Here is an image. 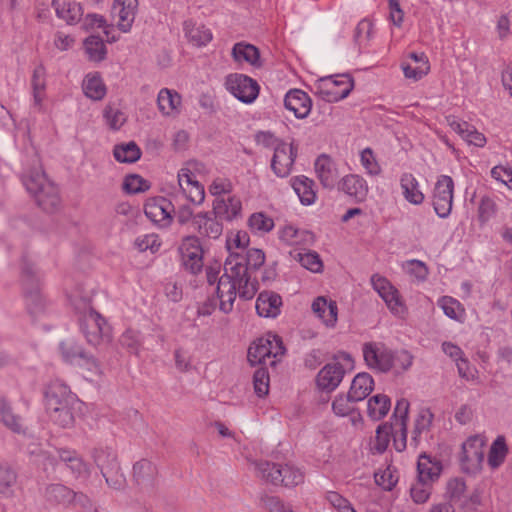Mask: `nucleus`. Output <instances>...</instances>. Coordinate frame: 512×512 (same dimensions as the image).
<instances>
[{"instance_id":"46","label":"nucleus","mask_w":512,"mask_h":512,"mask_svg":"<svg viewBox=\"0 0 512 512\" xmlns=\"http://www.w3.org/2000/svg\"><path fill=\"white\" fill-rule=\"evenodd\" d=\"M508 454L505 437L500 435L492 443L488 453V464L491 468H498Z\"/></svg>"},{"instance_id":"17","label":"nucleus","mask_w":512,"mask_h":512,"mask_svg":"<svg viewBox=\"0 0 512 512\" xmlns=\"http://www.w3.org/2000/svg\"><path fill=\"white\" fill-rule=\"evenodd\" d=\"M340 360H345L348 364L352 359L349 354L341 353L335 356L333 360L322 367V392L334 391L342 382L346 373V368Z\"/></svg>"},{"instance_id":"44","label":"nucleus","mask_w":512,"mask_h":512,"mask_svg":"<svg viewBox=\"0 0 512 512\" xmlns=\"http://www.w3.org/2000/svg\"><path fill=\"white\" fill-rule=\"evenodd\" d=\"M45 497L51 503L66 505L72 503L74 491L63 484H51L46 488Z\"/></svg>"},{"instance_id":"1","label":"nucleus","mask_w":512,"mask_h":512,"mask_svg":"<svg viewBox=\"0 0 512 512\" xmlns=\"http://www.w3.org/2000/svg\"><path fill=\"white\" fill-rule=\"evenodd\" d=\"M264 262V252L256 248L248 249L245 254L228 255L224 263V273L216 288L220 299V311L230 313L237 295L245 300L255 296L258 291L255 273Z\"/></svg>"},{"instance_id":"24","label":"nucleus","mask_w":512,"mask_h":512,"mask_svg":"<svg viewBox=\"0 0 512 512\" xmlns=\"http://www.w3.org/2000/svg\"><path fill=\"white\" fill-rule=\"evenodd\" d=\"M284 105L296 118H306L312 107V102L307 93L299 89L288 91L284 98Z\"/></svg>"},{"instance_id":"57","label":"nucleus","mask_w":512,"mask_h":512,"mask_svg":"<svg viewBox=\"0 0 512 512\" xmlns=\"http://www.w3.org/2000/svg\"><path fill=\"white\" fill-rule=\"evenodd\" d=\"M439 305L442 308L444 314L453 319L460 321L464 315V309L462 308L461 303L449 296H444L439 301Z\"/></svg>"},{"instance_id":"62","label":"nucleus","mask_w":512,"mask_h":512,"mask_svg":"<svg viewBox=\"0 0 512 512\" xmlns=\"http://www.w3.org/2000/svg\"><path fill=\"white\" fill-rule=\"evenodd\" d=\"M135 246L140 252L150 250L152 253H155L159 250L161 241L158 235L154 233L145 234L135 239Z\"/></svg>"},{"instance_id":"53","label":"nucleus","mask_w":512,"mask_h":512,"mask_svg":"<svg viewBox=\"0 0 512 512\" xmlns=\"http://www.w3.org/2000/svg\"><path fill=\"white\" fill-rule=\"evenodd\" d=\"M291 255L299 261L302 267L311 272H320V257L317 252L311 251L308 248L301 250Z\"/></svg>"},{"instance_id":"43","label":"nucleus","mask_w":512,"mask_h":512,"mask_svg":"<svg viewBox=\"0 0 512 512\" xmlns=\"http://www.w3.org/2000/svg\"><path fill=\"white\" fill-rule=\"evenodd\" d=\"M45 69L43 66H37L32 75L31 85L33 91V103L34 106L39 109L42 107V102L45 97L46 80H45Z\"/></svg>"},{"instance_id":"18","label":"nucleus","mask_w":512,"mask_h":512,"mask_svg":"<svg viewBox=\"0 0 512 512\" xmlns=\"http://www.w3.org/2000/svg\"><path fill=\"white\" fill-rule=\"evenodd\" d=\"M60 351L65 362L85 368L88 371L99 374L100 368L96 360L89 357L74 341H65L60 344Z\"/></svg>"},{"instance_id":"10","label":"nucleus","mask_w":512,"mask_h":512,"mask_svg":"<svg viewBox=\"0 0 512 512\" xmlns=\"http://www.w3.org/2000/svg\"><path fill=\"white\" fill-rule=\"evenodd\" d=\"M354 88L349 74L322 76V100L334 103L345 99Z\"/></svg>"},{"instance_id":"14","label":"nucleus","mask_w":512,"mask_h":512,"mask_svg":"<svg viewBox=\"0 0 512 512\" xmlns=\"http://www.w3.org/2000/svg\"><path fill=\"white\" fill-rule=\"evenodd\" d=\"M175 205L164 197H153L146 201L144 213L159 228H167L173 220Z\"/></svg>"},{"instance_id":"58","label":"nucleus","mask_w":512,"mask_h":512,"mask_svg":"<svg viewBox=\"0 0 512 512\" xmlns=\"http://www.w3.org/2000/svg\"><path fill=\"white\" fill-rule=\"evenodd\" d=\"M432 484L416 480L410 487V496L416 504L426 503L431 495Z\"/></svg>"},{"instance_id":"52","label":"nucleus","mask_w":512,"mask_h":512,"mask_svg":"<svg viewBox=\"0 0 512 512\" xmlns=\"http://www.w3.org/2000/svg\"><path fill=\"white\" fill-rule=\"evenodd\" d=\"M85 51L91 61L100 62L106 56V47L103 39L99 36L91 35L84 41Z\"/></svg>"},{"instance_id":"30","label":"nucleus","mask_w":512,"mask_h":512,"mask_svg":"<svg viewBox=\"0 0 512 512\" xmlns=\"http://www.w3.org/2000/svg\"><path fill=\"white\" fill-rule=\"evenodd\" d=\"M241 208V202L236 197H217L213 203V214L219 219L231 221L240 214Z\"/></svg>"},{"instance_id":"42","label":"nucleus","mask_w":512,"mask_h":512,"mask_svg":"<svg viewBox=\"0 0 512 512\" xmlns=\"http://www.w3.org/2000/svg\"><path fill=\"white\" fill-rule=\"evenodd\" d=\"M113 155L118 162L121 163H134L141 157V150L134 142L122 143L115 145Z\"/></svg>"},{"instance_id":"61","label":"nucleus","mask_w":512,"mask_h":512,"mask_svg":"<svg viewBox=\"0 0 512 512\" xmlns=\"http://www.w3.org/2000/svg\"><path fill=\"white\" fill-rule=\"evenodd\" d=\"M123 187L126 192L136 194L148 190L150 188V184L140 175L131 174L126 176Z\"/></svg>"},{"instance_id":"31","label":"nucleus","mask_w":512,"mask_h":512,"mask_svg":"<svg viewBox=\"0 0 512 512\" xmlns=\"http://www.w3.org/2000/svg\"><path fill=\"white\" fill-rule=\"evenodd\" d=\"M52 5L56 15L67 24H75L83 16L82 6L75 0H53Z\"/></svg>"},{"instance_id":"34","label":"nucleus","mask_w":512,"mask_h":512,"mask_svg":"<svg viewBox=\"0 0 512 512\" xmlns=\"http://www.w3.org/2000/svg\"><path fill=\"white\" fill-rule=\"evenodd\" d=\"M232 57L238 63H248L255 68L262 66L259 50L252 44L238 42L232 48Z\"/></svg>"},{"instance_id":"21","label":"nucleus","mask_w":512,"mask_h":512,"mask_svg":"<svg viewBox=\"0 0 512 512\" xmlns=\"http://www.w3.org/2000/svg\"><path fill=\"white\" fill-rule=\"evenodd\" d=\"M338 191L345 193L355 203L364 202L369 192L367 181L358 174H348L338 183Z\"/></svg>"},{"instance_id":"32","label":"nucleus","mask_w":512,"mask_h":512,"mask_svg":"<svg viewBox=\"0 0 512 512\" xmlns=\"http://www.w3.org/2000/svg\"><path fill=\"white\" fill-rule=\"evenodd\" d=\"M374 388L373 377L366 372L358 373L352 380L350 390L348 392L352 402L364 400Z\"/></svg>"},{"instance_id":"64","label":"nucleus","mask_w":512,"mask_h":512,"mask_svg":"<svg viewBox=\"0 0 512 512\" xmlns=\"http://www.w3.org/2000/svg\"><path fill=\"white\" fill-rule=\"evenodd\" d=\"M403 269L407 274L414 276L419 281L426 280L429 274L426 264L417 259L407 260L403 264Z\"/></svg>"},{"instance_id":"35","label":"nucleus","mask_w":512,"mask_h":512,"mask_svg":"<svg viewBox=\"0 0 512 512\" xmlns=\"http://www.w3.org/2000/svg\"><path fill=\"white\" fill-rule=\"evenodd\" d=\"M156 475V466L147 459H141L133 465V480L140 487L151 486Z\"/></svg>"},{"instance_id":"40","label":"nucleus","mask_w":512,"mask_h":512,"mask_svg":"<svg viewBox=\"0 0 512 512\" xmlns=\"http://www.w3.org/2000/svg\"><path fill=\"white\" fill-rule=\"evenodd\" d=\"M312 186L313 181L306 176H296L292 179V187L304 205H310L315 201L316 193Z\"/></svg>"},{"instance_id":"7","label":"nucleus","mask_w":512,"mask_h":512,"mask_svg":"<svg viewBox=\"0 0 512 512\" xmlns=\"http://www.w3.org/2000/svg\"><path fill=\"white\" fill-rule=\"evenodd\" d=\"M370 282L373 289L382 298L393 315L399 317L405 315L407 308L401 298V295L398 289L394 287L386 277L379 274H373Z\"/></svg>"},{"instance_id":"3","label":"nucleus","mask_w":512,"mask_h":512,"mask_svg":"<svg viewBox=\"0 0 512 512\" xmlns=\"http://www.w3.org/2000/svg\"><path fill=\"white\" fill-rule=\"evenodd\" d=\"M22 182L44 211L52 213L59 208L61 203L59 190L47 178L40 165L26 172L22 177Z\"/></svg>"},{"instance_id":"56","label":"nucleus","mask_w":512,"mask_h":512,"mask_svg":"<svg viewBox=\"0 0 512 512\" xmlns=\"http://www.w3.org/2000/svg\"><path fill=\"white\" fill-rule=\"evenodd\" d=\"M360 163L366 174L370 176H378L382 172L376 155L370 147H366L360 152Z\"/></svg>"},{"instance_id":"22","label":"nucleus","mask_w":512,"mask_h":512,"mask_svg":"<svg viewBox=\"0 0 512 512\" xmlns=\"http://www.w3.org/2000/svg\"><path fill=\"white\" fill-rule=\"evenodd\" d=\"M449 127L457 133L468 145L483 148L487 143L486 136L478 131L476 127L466 121L455 117H447Z\"/></svg>"},{"instance_id":"27","label":"nucleus","mask_w":512,"mask_h":512,"mask_svg":"<svg viewBox=\"0 0 512 512\" xmlns=\"http://www.w3.org/2000/svg\"><path fill=\"white\" fill-rule=\"evenodd\" d=\"M58 455L76 479L87 481L91 473L90 466L75 451L60 450Z\"/></svg>"},{"instance_id":"38","label":"nucleus","mask_w":512,"mask_h":512,"mask_svg":"<svg viewBox=\"0 0 512 512\" xmlns=\"http://www.w3.org/2000/svg\"><path fill=\"white\" fill-rule=\"evenodd\" d=\"M184 32L187 39L195 46H205L212 40L210 29L191 21L184 22Z\"/></svg>"},{"instance_id":"12","label":"nucleus","mask_w":512,"mask_h":512,"mask_svg":"<svg viewBox=\"0 0 512 512\" xmlns=\"http://www.w3.org/2000/svg\"><path fill=\"white\" fill-rule=\"evenodd\" d=\"M227 90L243 103H253L259 94V85L251 77L243 74L229 75L226 79Z\"/></svg>"},{"instance_id":"6","label":"nucleus","mask_w":512,"mask_h":512,"mask_svg":"<svg viewBox=\"0 0 512 512\" xmlns=\"http://www.w3.org/2000/svg\"><path fill=\"white\" fill-rule=\"evenodd\" d=\"M285 352L282 340L276 334H267L254 341L248 349V361L251 365H275L276 358Z\"/></svg>"},{"instance_id":"8","label":"nucleus","mask_w":512,"mask_h":512,"mask_svg":"<svg viewBox=\"0 0 512 512\" xmlns=\"http://www.w3.org/2000/svg\"><path fill=\"white\" fill-rule=\"evenodd\" d=\"M484 446L485 440L480 435L471 436L462 444L460 464L464 472L475 474L481 470L484 462Z\"/></svg>"},{"instance_id":"11","label":"nucleus","mask_w":512,"mask_h":512,"mask_svg":"<svg viewBox=\"0 0 512 512\" xmlns=\"http://www.w3.org/2000/svg\"><path fill=\"white\" fill-rule=\"evenodd\" d=\"M454 181L448 175L438 177L433 191V207L440 218H447L452 210Z\"/></svg>"},{"instance_id":"4","label":"nucleus","mask_w":512,"mask_h":512,"mask_svg":"<svg viewBox=\"0 0 512 512\" xmlns=\"http://www.w3.org/2000/svg\"><path fill=\"white\" fill-rule=\"evenodd\" d=\"M75 310L80 314V329L86 340L92 345H98L110 339L111 328L106 320L96 312L90 303L81 299L79 303L72 301Z\"/></svg>"},{"instance_id":"60","label":"nucleus","mask_w":512,"mask_h":512,"mask_svg":"<svg viewBox=\"0 0 512 512\" xmlns=\"http://www.w3.org/2000/svg\"><path fill=\"white\" fill-rule=\"evenodd\" d=\"M107 485L114 490H121L126 486V478L118 464L115 469H109L101 473Z\"/></svg>"},{"instance_id":"19","label":"nucleus","mask_w":512,"mask_h":512,"mask_svg":"<svg viewBox=\"0 0 512 512\" xmlns=\"http://www.w3.org/2000/svg\"><path fill=\"white\" fill-rule=\"evenodd\" d=\"M273 152L271 159L272 171L277 177H287L292 171L297 149L293 147L292 143L283 141Z\"/></svg>"},{"instance_id":"50","label":"nucleus","mask_w":512,"mask_h":512,"mask_svg":"<svg viewBox=\"0 0 512 512\" xmlns=\"http://www.w3.org/2000/svg\"><path fill=\"white\" fill-rule=\"evenodd\" d=\"M17 476L6 464H0V496L10 497L16 487Z\"/></svg>"},{"instance_id":"5","label":"nucleus","mask_w":512,"mask_h":512,"mask_svg":"<svg viewBox=\"0 0 512 512\" xmlns=\"http://www.w3.org/2000/svg\"><path fill=\"white\" fill-rule=\"evenodd\" d=\"M257 476L264 482L291 488L304 481L303 472L292 465H280L269 461L254 462Z\"/></svg>"},{"instance_id":"25","label":"nucleus","mask_w":512,"mask_h":512,"mask_svg":"<svg viewBox=\"0 0 512 512\" xmlns=\"http://www.w3.org/2000/svg\"><path fill=\"white\" fill-rule=\"evenodd\" d=\"M442 469V463L439 459L423 453L417 461V479L433 484L439 479Z\"/></svg>"},{"instance_id":"55","label":"nucleus","mask_w":512,"mask_h":512,"mask_svg":"<svg viewBox=\"0 0 512 512\" xmlns=\"http://www.w3.org/2000/svg\"><path fill=\"white\" fill-rule=\"evenodd\" d=\"M338 321V305L335 300L322 296V324L335 328Z\"/></svg>"},{"instance_id":"63","label":"nucleus","mask_w":512,"mask_h":512,"mask_svg":"<svg viewBox=\"0 0 512 512\" xmlns=\"http://www.w3.org/2000/svg\"><path fill=\"white\" fill-rule=\"evenodd\" d=\"M248 244H249V236L246 232H243V231L231 232L227 236L226 247L229 251V254L237 253L235 251L237 249L244 250L248 246Z\"/></svg>"},{"instance_id":"51","label":"nucleus","mask_w":512,"mask_h":512,"mask_svg":"<svg viewBox=\"0 0 512 512\" xmlns=\"http://www.w3.org/2000/svg\"><path fill=\"white\" fill-rule=\"evenodd\" d=\"M105 124L114 131L119 130L126 122L125 113L116 105L108 104L103 110Z\"/></svg>"},{"instance_id":"20","label":"nucleus","mask_w":512,"mask_h":512,"mask_svg":"<svg viewBox=\"0 0 512 512\" xmlns=\"http://www.w3.org/2000/svg\"><path fill=\"white\" fill-rule=\"evenodd\" d=\"M279 240L287 246H300L301 250H306L316 241V236L304 229H298L292 224H285L278 229Z\"/></svg>"},{"instance_id":"36","label":"nucleus","mask_w":512,"mask_h":512,"mask_svg":"<svg viewBox=\"0 0 512 512\" xmlns=\"http://www.w3.org/2000/svg\"><path fill=\"white\" fill-rule=\"evenodd\" d=\"M82 89L86 97L94 101L102 100L107 92L106 86L98 73H89L85 76Z\"/></svg>"},{"instance_id":"37","label":"nucleus","mask_w":512,"mask_h":512,"mask_svg":"<svg viewBox=\"0 0 512 512\" xmlns=\"http://www.w3.org/2000/svg\"><path fill=\"white\" fill-rule=\"evenodd\" d=\"M92 459L100 472L115 469L119 464L117 454L111 447H97L92 451Z\"/></svg>"},{"instance_id":"29","label":"nucleus","mask_w":512,"mask_h":512,"mask_svg":"<svg viewBox=\"0 0 512 512\" xmlns=\"http://www.w3.org/2000/svg\"><path fill=\"white\" fill-rule=\"evenodd\" d=\"M158 109L164 116H177L181 112L182 97L175 90L162 88L157 97Z\"/></svg>"},{"instance_id":"41","label":"nucleus","mask_w":512,"mask_h":512,"mask_svg":"<svg viewBox=\"0 0 512 512\" xmlns=\"http://www.w3.org/2000/svg\"><path fill=\"white\" fill-rule=\"evenodd\" d=\"M23 274V284L25 287V293L27 298L28 305L35 304V306L38 305V302L40 301V294H39V286H38V278L34 277V272L29 266H24L22 269ZM37 307H35L36 309Z\"/></svg>"},{"instance_id":"59","label":"nucleus","mask_w":512,"mask_h":512,"mask_svg":"<svg viewBox=\"0 0 512 512\" xmlns=\"http://www.w3.org/2000/svg\"><path fill=\"white\" fill-rule=\"evenodd\" d=\"M83 25L86 29H94V28L103 29V32L105 33L109 42H115L118 40V38L115 36L109 37V32L111 30V27L107 24L106 19L102 15L88 14L84 19Z\"/></svg>"},{"instance_id":"16","label":"nucleus","mask_w":512,"mask_h":512,"mask_svg":"<svg viewBox=\"0 0 512 512\" xmlns=\"http://www.w3.org/2000/svg\"><path fill=\"white\" fill-rule=\"evenodd\" d=\"M138 0H114L111 17L115 26L123 33L131 31L138 13Z\"/></svg>"},{"instance_id":"33","label":"nucleus","mask_w":512,"mask_h":512,"mask_svg":"<svg viewBox=\"0 0 512 512\" xmlns=\"http://www.w3.org/2000/svg\"><path fill=\"white\" fill-rule=\"evenodd\" d=\"M400 186L406 201L413 205L423 203L425 196L420 190L418 180L412 173H403L400 177Z\"/></svg>"},{"instance_id":"48","label":"nucleus","mask_w":512,"mask_h":512,"mask_svg":"<svg viewBox=\"0 0 512 512\" xmlns=\"http://www.w3.org/2000/svg\"><path fill=\"white\" fill-rule=\"evenodd\" d=\"M250 230L258 235H264L270 232L275 224L274 220L263 212H256L250 215L248 219Z\"/></svg>"},{"instance_id":"45","label":"nucleus","mask_w":512,"mask_h":512,"mask_svg":"<svg viewBox=\"0 0 512 512\" xmlns=\"http://www.w3.org/2000/svg\"><path fill=\"white\" fill-rule=\"evenodd\" d=\"M392 433L393 426L389 423H383L377 427L375 438L371 442L373 454H383L387 450Z\"/></svg>"},{"instance_id":"28","label":"nucleus","mask_w":512,"mask_h":512,"mask_svg":"<svg viewBox=\"0 0 512 512\" xmlns=\"http://www.w3.org/2000/svg\"><path fill=\"white\" fill-rule=\"evenodd\" d=\"M282 299L280 295L264 291L261 292L256 300V311L259 316L266 318H275L281 312Z\"/></svg>"},{"instance_id":"23","label":"nucleus","mask_w":512,"mask_h":512,"mask_svg":"<svg viewBox=\"0 0 512 512\" xmlns=\"http://www.w3.org/2000/svg\"><path fill=\"white\" fill-rule=\"evenodd\" d=\"M213 212L198 213L194 215L192 226L200 236L217 239L223 232V226Z\"/></svg>"},{"instance_id":"15","label":"nucleus","mask_w":512,"mask_h":512,"mask_svg":"<svg viewBox=\"0 0 512 512\" xmlns=\"http://www.w3.org/2000/svg\"><path fill=\"white\" fill-rule=\"evenodd\" d=\"M181 261L186 270L197 274L203 268V249L200 241L195 236L185 237L180 246Z\"/></svg>"},{"instance_id":"39","label":"nucleus","mask_w":512,"mask_h":512,"mask_svg":"<svg viewBox=\"0 0 512 512\" xmlns=\"http://www.w3.org/2000/svg\"><path fill=\"white\" fill-rule=\"evenodd\" d=\"M391 408V400L385 394L372 396L367 403L368 415L371 419L378 421L384 418Z\"/></svg>"},{"instance_id":"54","label":"nucleus","mask_w":512,"mask_h":512,"mask_svg":"<svg viewBox=\"0 0 512 512\" xmlns=\"http://www.w3.org/2000/svg\"><path fill=\"white\" fill-rule=\"evenodd\" d=\"M434 420V414L432 411L428 408L421 409L417 415V418L415 420V426L413 431V437L412 440L417 442L418 438L421 436L422 433H427L430 431V428L432 426Z\"/></svg>"},{"instance_id":"26","label":"nucleus","mask_w":512,"mask_h":512,"mask_svg":"<svg viewBox=\"0 0 512 512\" xmlns=\"http://www.w3.org/2000/svg\"><path fill=\"white\" fill-rule=\"evenodd\" d=\"M409 407L410 403L405 398H400L397 400L394 412H393V418L396 421V425L399 426V429L401 431V437L394 438L393 446L396 451L402 452L406 448V440H407V420H408V413H409Z\"/></svg>"},{"instance_id":"2","label":"nucleus","mask_w":512,"mask_h":512,"mask_svg":"<svg viewBox=\"0 0 512 512\" xmlns=\"http://www.w3.org/2000/svg\"><path fill=\"white\" fill-rule=\"evenodd\" d=\"M78 400L69 387L60 382H52L45 392V409L49 420L61 427L70 428L73 426L75 417L74 410Z\"/></svg>"},{"instance_id":"49","label":"nucleus","mask_w":512,"mask_h":512,"mask_svg":"<svg viewBox=\"0 0 512 512\" xmlns=\"http://www.w3.org/2000/svg\"><path fill=\"white\" fill-rule=\"evenodd\" d=\"M0 421L13 432H22L21 419L12 412L9 403L3 397H0Z\"/></svg>"},{"instance_id":"13","label":"nucleus","mask_w":512,"mask_h":512,"mask_svg":"<svg viewBox=\"0 0 512 512\" xmlns=\"http://www.w3.org/2000/svg\"><path fill=\"white\" fill-rule=\"evenodd\" d=\"M196 163L189 162L187 166L181 168L177 175L178 186L182 195L188 202L201 204L205 197L204 187L196 179L192 168Z\"/></svg>"},{"instance_id":"9","label":"nucleus","mask_w":512,"mask_h":512,"mask_svg":"<svg viewBox=\"0 0 512 512\" xmlns=\"http://www.w3.org/2000/svg\"><path fill=\"white\" fill-rule=\"evenodd\" d=\"M365 364L373 370L386 373L393 368L394 352L380 342H366L362 346Z\"/></svg>"},{"instance_id":"47","label":"nucleus","mask_w":512,"mask_h":512,"mask_svg":"<svg viewBox=\"0 0 512 512\" xmlns=\"http://www.w3.org/2000/svg\"><path fill=\"white\" fill-rule=\"evenodd\" d=\"M339 172L334 161L326 154L322 153V187H338Z\"/></svg>"}]
</instances>
